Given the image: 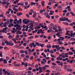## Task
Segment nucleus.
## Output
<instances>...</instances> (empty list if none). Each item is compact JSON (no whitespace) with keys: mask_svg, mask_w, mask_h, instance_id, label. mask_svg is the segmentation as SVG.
Segmentation results:
<instances>
[{"mask_svg":"<svg viewBox=\"0 0 75 75\" xmlns=\"http://www.w3.org/2000/svg\"><path fill=\"white\" fill-rule=\"evenodd\" d=\"M56 63H58L59 66H61L62 67L63 66V62H60V61H59V60H58V61H56Z\"/></svg>","mask_w":75,"mask_h":75,"instance_id":"f257e3e1","label":"nucleus"},{"mask_svg":"<svg viewBox=\"0 0 75 75\" xmlns=\"http://www.w3.org/2000/svg\"><path fill=\"white\" fill-rule=\"evenodd\" d=\"M7 28L6 27L5 28H3V30H0V32H3V33H5V30H6Z\"/></svg>","mask_w":75,"mask_h":75,"instance_id":"f03ea898","label":"nucleus"},{"mask_svg":"<svg viewBox=\"0 0 75 75\" xmlns=\"http://www.w3.org/2000/svg\"><path fill=\"white\" fill-rule=\"evenodd\" d=\"M63 59H62V57H57V60H62Z\"/></svg>","mask_w":75,"mask_h":75,"instance_id":"7ed1b4c3","label":"nucleus"},{"mask_svg":"<svg viewBox=\"0 0 75 75\" xmlns=\"http://www.w3.org/2000/svg\"><path fill=\"white\" fill-rule=\"evenodd\" d=\"M2 71L3 72L4 74H5V75H6L7 72H6V69H3Z\"/></svg>","mask_w":75,"mask_h":75,"instance_id":"20e7f679","label":"nucleus"},{"mask_svg":"<svg viewBox=\"0 0 75 75\" xmlns=\"http://www.w3.org/2000/svg\"><path fill=\"white\" fill-rule=\"evenodd\" d=\"M11 51L13 54H16V50H14L13 49L11 50Z\"/></svg>","mask_w":75,"mask_h":75,"instance_id":"39448f33","label":"nucleus"},{"mask_svg":"<svg viewBox=\"0 0 75 75\" xmlns=\"http://www.w3.org/2000/svg\"><path fill=\"white\" fill-rule=\"evenodd\" d=\"M29 24H30V26H29V29H31L32 27H33V25H32V24H30V23H29Z\"/></svg>","mask_w":75,"mask_h":75,"instance_id":"423d86ee","label":"nucleus"},{"mask_svg":"<svg viewBox=\"0 0 75 75\" xmlns=\"http://www.w3.org/2000/svg\"><path fill=\"white\" fill-rule=\"evenodd\" d=\"M22 14H23L22 13H21V12H19V13H17V16H21L22 15Z\"/></svg>","mask_w":75,"mask_h":75,"instance_id":"0eeeda50","label":"nucleus"},{"mask_svg":"<svg viewBox=\"0 0 75 75\" xmlns=\"http://www.w3.org/2000/svg\"><path fill=\"white\" fill-rule=\"evenodd\" d=\"M12 40L13 41H14V42H15V44H17V43L16 39L15 38H14Z\"/></svg>","mask_w":75,"mask_h":75,"instance_id":"6e6552de","label":"nucleus"},{"mask_svg":"<svg viewBox=\"0 0 75 75\" xmlns=\"http://www.w3.org/2000/svg\"><path fill=\"white\" fill-rule=\"evenodd\" d=\"M50 26L52 28V29H53L54 27V24H53V23H51L50 24Z\"/></svg>","mask_w":75,"mask_h":75,"instance_id":"1a4fd4ad","label":"nucleus"},{"mask_svg":"<svg viewBox=\"0 0 75 75\" xmlns=\"http://www.w3.org/2000/svg\"><path fill=\"white\" fill-rule=\"evenodd\" d=\"M58 7L59 8L60 10L61 11L62 10V6L61 5H59L58 6Z\"/></svg>","mask_w":75,"mask_h":75,"instance_id":"9d476101","label":"nucleus"},{"mask_svg":"<svg viewBox=\"0 0 75 75\" xmlns=\"http://www.w3.org/2000/svg\"><path fill=\"white\" fill-rule=\"evenodd\" d=\"M9 45L10 46H12L13 45H14L13 43H11L10 41H9Z\"/></svg>","mask_w":75,"mask_h":75,"instance_id":"9b49d317","label":"nucleus"},{"mask_svg":"<svg viewBox=\"0 0 75 75\" xmlns=\"http://www.w3.org/2000/svg\"><path fill=\"white\" fill-rule=\"evenodd\" d=\"M49 45H47V48H50L52 47V46H51V44H49Z\"/></svg>","mask_w":75,"mask_h":75,"instance_id":"f8f14e48","label":"nucleus"},{"mask_svg":"<svg viewBox=\"0 0 75 75\" xmlns=\"http://www.w3.org/2000/svg\"><path fill=\"white\" fill-rule=\"evenodd\" d=\"M63 24H65V25H69V23H67V22H63Z\"/></svg>","mask_w":75,"mask_h":75,"instance_id":"ddd939ff","label":"nucleus"},{"mask_svg":"<svg viewBox=\"0 0 75 75\" xmlns=\"http://www.w3.org/2000/svg\"><path fill=\"white\" fill-rule=\"evenodd\" d=\"M5 44H6V45H9V41H5Z\"/></svg>","mask_w":75,"mask_h":75,"instance_id":"4468645a","label":"nucleus"},{"mask_svg":"<svg viewBox=\"0 0 75 75\" xmlns=\"http://www.w3.org/2000/svg\"><path fill=\"white\" fill-rule=\"evenodd\" d=\"M3 62L4 64H7L8 63V62H7V60L6 59H4V60H3Z\"/></svg>","mask_w":75,"mask_h":75,"instance_id":"2eb2a0df","label":"nucleus"},{"mask_svg":"<svg viewBox=\"0 0 75 75\" xmlns=\"http://www.w3.org/2000/svg\"><path fill=\"white\" fill-rule=\"evenodd\" d=\"M28 59H27V57L26 58V57H24V59H23V61L24 62H25V61H26V60L27 61H28Z\"/></svg>","mask_w":75,"mask_h":75,"instance_id":"dca6fc26","label":"nucleus"},{"mask_svg":"<svg viewBox=\"0 0 75 75\" xmlns=\"http://www.w3.org/2000/svg\"><path fill=\"white\" fill-rule=\"evenodd\" d=\"M17 26H18L19 27H21V25H18V24H16V25H14V27L15 28H16V27H17Z\"/></svg>","mask_w":75,"mask_h":75,"instance_id":"f3484780","label":"nucleus"},{"mask_svg":"<svg viewBox=\"0 0 75 75\" xmlns=\"http://www.w3.org/2000/svg\"><path fill=\"white\" fill-rule=\"evenodd\" d=\"M29 53L30 54H32V52H31V49L30 48L29 49Z\"/></svg>","mask_w":75,"mask_h":75,"instance_id":"a211bd4d","label":"nucleus"},{"mask_svg":"<svg viewBox=\"0 0 75 75\" xmlns=\"http://www.w3.org/2000/svg\"><path fill=\"white\" fill-rule=\"evenodd\" d=\"M30 4L31 5H35V3L33 2H30Z\"/></svg>","mask_w":75,"mask_h":75,"instance_id":"6ab92c4d","label":"nucleus"},{"mask_svg":"<svg viewBox=\"0 0 75 75\" xmlns=\"http://www.w3.org/2000/svg\"><path fill=\"white\" fill-rule=\"evenodd\" d=\"M37 14L36 12H35V14H33V17H36Z\"/></svg>","mask_w":75,"mask_h":75,"instance_id":"aec40b11","label":"nucleus"},{"mask_svg":"<svg viewBox=\"0 0 75 75\" xmlns=\"http://www.w3.org/2000/svg\"><path fill=\"white\" fill-rule=\"evenodd\" d=\"M60 41H62V40H64V37H60Z\"/></svg>","mask_w":75,"mask_h":75,"instance_id":"412c9836","label":"nucleus"},{"mask_svg":"<svg viewBox=\"0 0 75 75\" xmlns=\"http://www.w3.org/2000/svg\"><path fill=\"white\" fill-rule=\"evenodd\" d=\"M38 23H37L36 24V25L37 26V28L38 29H40V28H41V27L40 26H39H39H38Z\"/></svg>","mask_w":75,"mask_h":75,"instance_id":"4be33fe9","label":"nucleus"},{"mask_svg":"<svg viewBox=\"0 0 75 75\" xmlns=\"http://www.w3.org/2000/svg\"><path fill=\"white\" fill-rule=\"evenodd\" d=\"M28 23H30V21L28 20L27 21H26V20H25V24H28Z\"/></svg>","mask_w":75,"mask_h":75,"instance_id":"5701e85b","label":"nucleus"},{"mask_svg":"<svg viewBox=\"0 0 75 75\" xmlns=\"http://www.w3.org/2000/svg\"><path fill=\"white\" fill-rule=\"evenodd\" d=\"M36 45L38 46H40V44H39V42H37L35 43Z\"/></svg>","mask_w":75,"mask_h":75,"instance_id":"b1692460","label":"nucleus"},{"mask_svg":"<svg viewBox=\"0 0 75 75\" xmlns=\"http://www.w3.org/2000/svg\"><path fill=\"white\" fill-rule=\"evenodd\" d=\"M68 54H69V52H68V53H65V57H68L69 56L68 55Z\"/></svg>","mask_w":75,"mask_h":75,"instance_id":"393cba45","label":"nucleus"},{"mask_svg":"<svg viewBox=\"0 0 75 75\" xmlns=\"http://www.w3.org/2000/svg\"><path fill=\"white\" fill-rule=\"evenodd\" d=\"M40 33H45V32L42 31V29H40Z\"/></svg>","mask_w":75,"mask_h":75,"instance_id":"a878e982","label":"nucleus"},{"mask_svg":"<svg viewBox=\"0 0 75 75\" xmlns=\"http://www.w3.org/2000/svg\"><path fill=\"white\" fill-rule=\"evenodd\" d=\"M20 52L21 54H22L23 53H24V50H21Z\"/></svg>","mask_w":75,"mask_h":75,"instance_id":"bb28decb","label":"nucleus"},{"mask_svg":"<svg viewBox=\"0 0 75 75\" xmlns=\"http://www.w3.org/2000/svg\"><path fill=\"white\" fill-rule=\"evenodd\" d=\"M21 57L24 58V57H25V54H21Z\"/></svg>","mask_w":75,"mask_h":75,"instance_id":"cd10ccee","label":"nucleus"},{"mask_svg":"<svg viewBox=\"0 0 75 75\" xmlns=\"http://www.w3.org/2000/svg\"><path fill=\"white\" fill-rule=\"evenodd\" d=\"M33 57H34L33 56L30 57V60H33L34 58Z\"/></svg>","mask_w":75,"mask_h":75,"instance_id":"c85d7f7f","label":"nucleus"},{"mask_svg":"<svg viewBox=\"0 0 75 75\" xmlns=\"http://www.w3.org/2000/svg\"><path fill=\"white\" fill-rule=\"evenodd\" d=\"M58 44H59L61 45V44H63L64 43H62V41H59V42Z\"/></svg>","mask_w":75,"mask_h":75,"instance_id":"c756f323","label":"nucleus"},{"mask_svg":"<svg viewBox=\"0 0 75 75\" xmlns=\"http://www.w3.org/2000/svg\"><path fill=\"white\" fill-rule=\"evenodd\" d=\"M62 18L63 21H65V17H62Z\"/></svg>","mask_w":75,"mask_h":75,"instance_id":"7c9ffc66","label":"nucleus"},{"mask_svg":"<svg viewBox=\"0 0 75 75\" xmlns=\"http://www.w3.org/2000/svg\"><path fill=\"white\" fill-rule=\"evenodd\" d=\"M44 45L43 44H40V46L41 47H42L43 48L44 47Z\"/></svg>","mask_w":75,"mask_h":75,"instance_id":"2f4dec72","label":"nucleus"},{"mask_svg":"<svg viewBox=\"0 0 75 75\" xmlns=\"http://www.w3.org/2000/svg\"><path fill=\"white\" fill-rule=\"evenodd\" d=\"M1 4H6V1H4V2H2Z\"/></svg>","mask_w":75,"mask_h":75,"instance_id":"473e14b6","label":"nucleus"},{"mask_svg":"<svg viewBox=\"0 0 75 75\" xmlns=\"http://www.w3.org/2000/svg\"><path fill=\"white\" fill-rule=\"evenodd\" d=\"M46 17H47V18H48L49 19H50L51 18L50 16L48 15V14L47 16H46Z\"/></svg>","mask_w":75,"mask_h":75,"instance_id":"72a5a7b5","label":"nucleus"},{"mask_svg":"<svg viewBox=\"0 0 75 75\" xmlns=\"http://www.w3.org/2000/svg\"><path fill=\"white\" fill-rule=\"evenodd\" d=\"M50 53H51L52 54H53L54 52L53 50H50Z\"/></svg>","mask_w":75,"mask_h":75,"instance_id":"f704fd0d","label":"nucleus"},{"mask_svg":"<svg viewBox=\"0 0 75 75\" xmlns=\"http://www.w3.org/2000/svg\"><path fill=\"white\" fill-rule=\"evenodd\" d=\"M10 22V20L9 19H8V20H7V24H8V23H9Z\"/></svg>","mask_w":75,"mask_h":75,"instance_id":"c9c22d12","label":"nucleus"},{"mask_svg":"<svg viewBox=\"0 0 75 75\" xmlns=\"http://www.w3.org/2000/svg\"><path fill=\"white\" fill-rule=\"evenodd\" d=\"M51 57H52L53 58H54V57H55V56L54 55V54H51Z\"/></svg>","mask_w":75,"mask_h":75,"instance_id":"e433bc0d","label":"nucleus"},{"mask_svg":"<svg viewBox=\"0 0 75 75\" xmlns=\"http://www.w3.org/2000/svg\"><path fill=\"white\" fill-rule=\"evenodd\" d=\"M44 12V11L43 10H40V13H43Z\"/></svg>","mask_w":75,"mask_h":75,"instance_id":"4c0bfd02","label":"nucleus"},{"mask_svg":"<svg viewBox=\"0 0 75 75\" xmlns=\"http://www.w3.org/2000/svg\"><path fill=\"white\" fill-rule=\"evenodd\" d=\"M52 65H54V66H55L56 65V63H54V62L52 63Z\"/></svg>","mask_w":75,"mask_h":75,"instance_id":"58836bf2","label":"nucleus"},{"mask_svg":"<svg viewBox=\"0 0 75 75\" xmlns=\"http://www.w3.org/2000/svg\"><path fill=\"white\" fill-rule=\"evenodd\" d=\"M56 35H57L58 37H59L60 35V33H57L56 34Z\"/></svg>","mask_w":75,"mask_h":75,"instance_id":"ea45409f","label":"nucleus"},{"mask_svg":"<svg viewBox=\"0 0 75 75\" xmlns=\"http://www.w3.org/2000/svg\"><path fill=\"white\" fill-rule=\"evenodd\" d=\"M46 72H48L49 73H50V70L49 69L46 70Z\"/></svg>","mask_w":75,"mask_h":75,"instance_id":"a19ab883","label":"nucleus"},{"mask_svg":"<svg viewBox=\"0 0 75 75\" xmlns=\"http://www.w3.org/2000/svg\"><path fill=\"white\" fill-rule=\"evenodd\" d=\"M17 5H23V4L19 3L18 4H17Z\"/></svg>","mask_w":75,"mask_h":75,"instance_id":"79ce46f5","label":"nucleus"},{"mask_svg":"<svg viewBox=\"0 0 75 75\" xmlns=\"http://www.w3.org/2000/svg\"><path fill=\"white\" fill-rule=\"evenodd\" d=\"M6 74H7V75H10V72H8V71H6Z\"/></svg>","mask_w":75,"mask_h":75,"instance_id":"37998d69","label":"nucleus"},{"mask_svg":"<svg viewBox=\"0 0 75 75\" xmlns=\"http://www.w3.org/2000/svg\"><path fill=\"white\" fill-rule=\"evenodd\" d=\"M25 54H26V55H27V54H28V52L27 51V50H25Z\"/></svg>","mask_w":75,"mask_h":75,"instance_id":"c03bdc74","label":"nucleus"},{"mask_svg":"<svg viewBox=\"0 0 75 75\" xmlns=\"http://www.w3.org/2000/svg\"><path fill=\"white\" fill-rule=\"evenodd\" d=\"M67 10H66V9H65L64 10H63V12L65 13H67Z\"/></svg>","mask_w":75,"mask_h":75,"instance_id":"a18cd8bd","label":"nucleus"},{"mask_svg":"<svg viewBox=\"0 0 75 75\" xmlns=\"http://www.w3.org/2000/svg\"><path fill=\"white\" fill-rule=\"evenodd\" d=\"M59 57H63V55L62 54H59Z\"/></svg>","mask_w":75,"mask_h":75,"instance_id":"49530a36","label":"nucleus"},{"mask_svg":"<svg viewBox=\"0 0 75 75\" xmlns=\"http://www.w3.org/2000/svg\"><path fill=\"white\" fill-rule=\"evenodd\" d=\"M42 69L43 70H46V68L45 66L44 67H42Z\"/></svg>","mask_w":75,"mask_h":75,"instance_id":"de8ad7c7","label":"nucleus"},{"mask_svg":"<svg viewBox=\"0 0 75 75\" xmlns=\"http://www.w3.org/2000/svg\"><path fill=\"white\" fill-rule=\"evenodd\" d=\"M44 14L45 15H47V16L49 14L48 13H47V12H45Z\"/></svg>","mask_w":75,"mask_h":75,"instance_id":"09e8293b","label":"nucleus"},{"mask_svg":"<svg viewBox=\"0 0 75 75\" xmlns=\"http://www.w3.org/2000/svg\"><path fill=\"white\" fill-rule=\"evenodd\" d=\"M25 21H26V20L25 19H23L22 20V22L23 23H24L25 24Z\"/></svg>","mask_w":75,"mask_h":75,"instance_id":"8fccbe9b","label":"nucleus"},{"mask_svg":"<svg viewBox=\"0 0 75 75\" xmlns=\"http://www.w3.org/2000/svg\"><path fill=\"white\" fill-rule=\"evenodd\" d=\"M40 29L37 32V33L38 34H39L40 33H41V31L40 32Z\"/></svg>","mask_w":75,"mask_h":75,"instance_id":"3c124183","label":"nucleus"},{"mask_svg":"<svg viewBox=\"0 0 75 75\" xmlns=\"http://www.w3.org/2000/svg\"><path fill=\"white\" fill-rule=\"evenodd\" d=\"M28 69L29 70H32V68L31 67H30L28 68Z\"/></svg>","mask_w":75,"mask_h":75,"instance_id":"603ef678","label":"nucleus"},{"mask_svg":"<svg viewBox=\"0 0 75 75\" xmlns=\"http://www.w3.org/2000/svg\"><path fill=\"white\" fill-rule=\"evenodd\" d=\"M43 61H44V62H45V63L47 62V60H46V59H43Z\"/></svg>","mask_w":75,"mask_h":75,"instance_id":"864d4df0","label":"nucleus"},{"mask_svg":"<svg viewBox=\"0 0 75 75\" xmlns=\"http://www.w3.org/2000/svg\"><path fill=\"white\" fill-rule=\"evenodd\" d=\"M51 60H48V64H50V62H51Z\"/></svg>","mask_w":75,"mask_h":75,"instance_id":"5fc2aeb1","label":"nucleus"},{"mask_svg":"<svg viewBox=\"0 0 75 75\" xmlns=\"http://www.w3.org/2000/svg\"><path fill=\"white\" fill-rule=\"evenodd\" d=\"M13 21V20H12V19H10V24H11V23H12V22Z\"/></svg>","mask_w":75,"mask_h":75,"instance_id":"6e6d98bb","label":"nucleus"},{"mask_svg":"<svg viewBox=\"0 0 75 75\" xmlns=\"http://www.w3.org/2000/svg\"><path fill=\"white\" fill-rule=\"evenodd\" d=\"M11 32L13 33H15V31H14V30H13H13H12Z\"/></svg>","mask_w":75,"mask_h":75,"instance_id":"4d7b16f0","label":"nucleus"},{"mask_svg":"<svg viewBox=\"0 0 75 75\" xmlns=\"http://www.w3.org/2000/svg\"><path fill=\"white\" fill-rule=\"evenodd\" d=\"M3 60V58H1L0 59V62H2Z\"/></svg>","mask_w":75,"mask_h":75,"instance_id":"13d9d810","label":"nucleus"},{"mask_svg":"<svg viewBox=\"0 0 75 75\" xmlns=\"http://www.w3.org/2000/svg\"><path fill=\"white\" fill-rule=\"evenodd\" d=\"M19 21L20 22V23L21 24L22 23V19H19Z\"/></svg>","mask_w":75,"mask_h":75,"instance_id":"bf43d9fd","label":"nucleus"},{"mask_svg":"<svg viewBox=\"0 0 75 75\" xmlns=\"http://www.w3.org/2000/svg\"><path fill=\"white\" fill-rule=\"evenodd\" d=\"M33 55H35V56L36 55V52H33Z\"/></svg>","mask_w":75,"mask_h":75,"instance_id":"052dcab7","label":"nucleus"},{"mask_svg":"<svg viewBox=\"0 0 75 75\" xmlns=\"http://www.w3.org/2000/svg\"><path fill=\"white\" fill-rule=\"evenodd\" d=\"M34 38L33 36H31L30 37V39H33Z\"/></svg>","mask_w":75,"mask_h":75,"instance_id":"680f3d73","label":"nucleus"},{"mask_svg":"<svg viewBox=\"0 0 75 75\" xmlns=\"http://www.w3.org/2000/svg\"><path fill=\"white\" fill-rule=\"evenodd\" d=\"M68 53L69 54H72V55H73V53L72 52H68Z\"/></svg>","mask_w":75,"mask_h":75,"instance_id":"e2e57ef3","label":"nucleus"},{"mask_svg":"<svg viewBox=\"0 0 75 75\" xmlns=\"http://www.w3.org/2000/svg\"><path fill=\"white\" fill-rule=\"evenodd\" d=\"M19 27L18 26H17L16 27V29L17 30H19Z\"/></svg>","mask_w":75,"mask_h":75,"instance_id":"0e129e2a","label":"nucleus"},{"mask_svg":"<svg viewBox=\"0 0 75 75\" xmlns=\"http://www.w3.org/2000/svg\"><path fill=\"white\" fill-rule=\"evenodd\" d=\"M28 63H25V66L26 67H27V66H28Z\"/></svg>","mask_w":75,"mask_h":75,"instance_id":"69168bd1","label":"nucleus"},{"mask_svg":"<svg viewBox=\"0 0 75 75\" xmlns=\"http://www.w3.org/2000/svg\"><path fill=\"white\" fill-rule=\"evenodd\" d=\"M51 4H52L51 2L50 1L48 3V4L49 5H51Z\"/></svg>","mask_w":75,"mask_h":75,"instance_id":"338daca9","label":"nucleus"},{"mask_svg":"<svg viewBox=\"0 0 75 75\" xmlns=\"http://www.w3.org/2000/svg\"><path fill=\"white\" fill-rule=\"evenodd\" d=\"M11 75H15V74L14 72H11Z\"/></svg>","mask_w":75,"mask_h":75,"instance_id":"774afa93","label":"nucleus"}]
</instances>
